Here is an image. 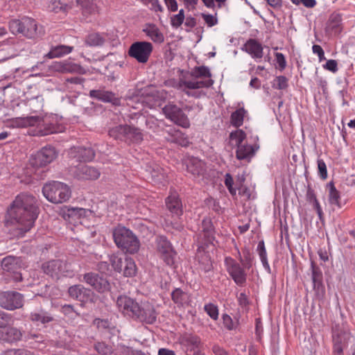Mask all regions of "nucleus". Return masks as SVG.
<instances>
[{
  "label": "nucleus",
  "instance_id": "39448f33",
  "mask_svg": "<svg viewBox=\"0 0 355 355\" xmlns=\"http://www.w3.org/2000/svg\"><path fill=\"white\" fill-rule=\"evenodd\" d=\"M9 29L12 34H21L28 39H37L44 34L42 26L28 17L12 19L9 22Z\"/></svg>",
  "mask_w": 355,
  "mask_h": 355
},
{
  "label": "nucleus",
  "instance_id": "ea45409f",
  "mask_svg": "<svg viewBox=\"0 0 355 355\" xmlns=\"http://www.w3.org/2000/svg\"><path fill=\"white\" fill-rule=\"evenodd\" d=\"M123 274L126 277H132L136 273V265L130 258L125 259V263L123 268Z\"/></svg>",
  "mask_w": 355,
  "mask_h": 355
},
{
  "label": "nucleus",
  "instance_id": "864d4df0",
  "mask_svg": "<svg viewBox=\"0 0 355 355\" xmlns=\"http://www.w3.org/2000/svg\"><path fill=\"white\" fill-rule=\"evenodd\" d=\"M274 85L278 89H284L288 87V79L284 76H279L275 78Z\"/></svg>",
  "mask_w": 355,
  "mask_h": 355
},
{
  "label": "nucleus",
  "instance_id": "13d9d810",
  "mask_svg": "<svg viewBox=\"0 0 355 355\" xmlns=\"http://www.w3.org/2000/svg\"><path fill=\"white\" fill-rule=\"evenodd\" d=\"M12 320V317L10 314L0 311V328L5 327Z\"/></svg>",
  "mask_w": 355,
  "mask_h": 355
},
{
  "label": "nucleus",
  "instance_id": "0eeeda50",
  "mask_svg": "<svg viewBox=\"0 0 355 355\" xmlns=\"http://www.w3.org/2000/svg\"><path fill=\"white\" fill-rule=\"evenodd\" d=\"M42 193L51 203L61 204L67 202L71 197V189L68 184L60 181H50L44 184Z\"/></svg>",
  "mask_w": 355,
  "mask_h": 355
},
{
  "label": "nucleus",
  "instance_id": "9b49d317",
  "mask_svg": "<svg viewBox=\"0 0 355 355\" xmlns=\"http://www.w3.org/2000/svg\"><path fill=\"white\" fill-rule=\"evenodd\" d=\"M162 111L165 116L175 124L184 128L190 126L187 116L176 105L169 103L163 107Z\"/></svg>",
  "mask_w": 355,
  "mask_h": 355
},
{
  "label": "nucleus",
  "instance_id": "37998d69",
  "mask_svg": "<svg viewBox=\"0 0 355 355\" xmlns=\"http://www.w3.org/2000/svg\"><path fill=\"white\" fill-rule=\"evenodd\" d=\"M110 263L114 270L121 272L123 270L125 259L117 255H112L110 258Z\"/></svg>",
  "mask_w": 355,
  "mask_h": 355
},
{
  "label": "nucleus",
  "instance_id": "603ef678",
  "mask_svg": "<svg viewBox=\"0 0 355 355\" xmlns=\"http://www.w3.org/2000/svg\"><path fill=\"white\" fill-rule=\"evenodd\" d=\"M93 323L100 330L108 329L112 327V324L108 320L96 318Z\"/></svg>",
  "mask_w": 355,
  "mask_h": 355
},
{
  "label": "nucleus",
  "instance_id": "cd10ccee",
  "mask_svg": "<svg viewBox=\"0 0 355 355\" xmlns=\"http://www.w3.org/2000/svg\"><path fill=\"white\" fill-rule=\"evenodd\" d=\"M125 141L129 143H140L143 140V134L140 129L126 125Z\"/></svg>",
  "mask_w": 355,
  "mask_h": 355
},
{
  "label": "nucleus",
  "instance_id": "f03ea898",
  "mask_svg": "<svg viewBox=\"0 0 355 355\" xmlns=\"http://www.w3.org/2000/svg\"><path fill=\"white\" fill-rule=\"evenodd\" d=\"M9 125L13 128L35 127L33 135L46 136L51 134L62 132L64 126L57 123L55 115L40 116L15 117L9 120Z\"/></svg>",
  "mask_w": 355,
  "mask_h": 355
},
{
  "label": "nucleus",
  "instance_id": "338daca9",
  "mask_svg": "<svg viewBox=\"0 0 355 355\" xmlns=\"http://www.w3.org/2000/svg\"><path fill=\"white\" fill-rule=\"evenodd\" d=\"M185 8L188 10H193L196 8L198 0H182Z\"/></svg>",
  "mask_w": 355,
  "mask_h": 355
},
{
  "label": "nucleus",
  "instance_id": "a211bd4d",
  "mask_svg": "<svg viewBox=\"0 0 355 355\" xmlns=\"http://www.w3.org/2000/svg\"><path fill=\"white\" fill-rule=\"evenodd\" d=\"M69 155L70 157L80 162L91 161L95 156V153L92 148L81 146L70 148Z\"/></svg>",
  "mask_w": 355,
  "mask_h": 355
},
{
  "label": "nucleus",
  "instance_id": "6e6d98bb",
  "mask_svg": "<svg viewBox=\"0 0 355 355\" xmlns=\"http://www.w3.org/2000/svg\"><path fill=\"white\" fill-rule=\"evenodd\" d=\"M205 310L212 319L216 320L218 318V311L215 305L212 304L205 305Z\"/></svg>",
  "mask_w": 355,
  "mask_h": 355
},
{
  "label": "nucleus",
  "instance_id": "0e129e2a",
  "mask_svg": "<svg viewBox=\"0 0 355 355\" xmlns=\"http://www.w3.org/2000/svg\"><path fill=\"white\" fill-rule=\"evenodd\" d=\"M164 1L166 6L170 11L175 12L178 10V6L175 0H164Z\"/></svg>",
  "mask_w": 355,
  "mask_h": 355
},
{
  "label": "nucleus",
  "instance_id": "a18cd8bd",
  "mask_svg": "<svg viewBox=\"0 0 355 355\" xmlns=\"http://www.w3.org/2000/svg\"><path fill=\"white\" fill-rule=\"evenodd\" d=\"M172 300L176 304H183L187 300V294L184 293L181 289L176 288L173 291Z\"/></svg>",
  "mask_w": 355,
  "mask_h": 355
},
{
  "label": "nucleus",
  "instance_id": "4c0bfd02",
  "mask_svg": "<svg viewBox=\"0 0 355 355\" xmlns=\"http://www.w3.org/2000/svg\"><path fill=\"white\" fill-rule=\"evenodd\" d=\"M31 320L33 322H40L42 324H45V323L51 322L53 320V318L47 313L44 312V311H40V312L32 313L31 314Z\"/></svg>",
  "mask_w": 355,
  "mask_h": 355
},
{
  "label": "nucleus",
  "instance_id": "473e14b6",
  "mask_svg": "<svg viewBox=\"0 0 355 355\" xmlns=\"http://www.w3.org/2000/svg\"><path fill=\"white\" fill-rule=\"evenodd\" d=\"M248 112L243 107H240L231 114L230 121L233 126L239 128L243 123V120Z\"/></svg>",
  "mask_w": 355,
  "mask_h": 355
},
{
  "label": "nucleus",
  "instance_id": "052dcab7",
  "mask_svg": "<svg viewBox=\"0 0 355 355\" xmlns=\"http://www.w3.org/2000/svg\"><path fill=\"white\" fill-rule=\"evenodd\" d=\"M312 51L314 54H316L318 56V59L320 62H322L326 60L324 57V52L322 48L318 44H314L312 46Z\"/></svg>",
  "mask_w": 355,
  "mask_h": 355
},
{
  "label": "nucleus",
  "instance_id": "1a4fd4ad",
  "mask_svg": "<svg viewBox=\"0 0 355 355\" xmlns=\"http://www.w3.org/2000/svg\"><path fill=\"white\" fill-rule=\"evenodd\" d=\"M93 214V211L89 209L71 206H63L58 211V215L64 220H87L91 219Z\"/></svg>",
  "mask_w": 355,
  "mask_h": 355
},
{
  "label": "nucleus",
  "instance_id": "f704fd0d",
  "mask_svg": "<svg viewBox=\"0 0 355 355\" xmlns=\"http://www.w3.org/2000/svg\"><path fill=\"white\" fill-rule=\"evenodd\" d=\"M203 225V232L205 238L207 240V243L206 244L207 247L209 248L211 245V248L214 249L213 241L214 240V228L211 225V223H202Z\"/></svg>",
  "mask_w": 355,
  "mask_h": 355
},
{
  "label": "nucleus",
  "instance_id": "6e6552de",
  "mask_svg": "<svg viewBox=\"0 0 355 355\" xmlns=\"http://www.w3.org/2000/svg\"><path fill=\"white\" fill-rule=\"evenodd\" d=\"M116 245L127 252L134 254L139 249V241L135 234L123 226H118L113 232Z\"/></svg>",
  "mask_w": 355,
  "mask_h": 355
},
{
  "label": "nucleus",
  "instance_id": "09e8293b",
  "mask_svg": "<svg viewBox=\"0 0 355 355\" xmlns=\"http://www.w3.org/2000/svg\"><path fill=\"white\" fill-rule=\"evenodd\" d=\"M225 187L227 188L229 192L232 196L236 195V188L234 187V180L230 173H227L225 176L224 181Z\"/></svg>",
  "mask_w": 355,
  "mask_h": 355
},
{
  "label": "nucleus",
  "instance_id": "c9c22d12",
  "mask_svg": "<svg viewBox=\"0 0 355 355\" xmlns=\"http://www.w3.org/2000/svg\"><path fill=\"white\" fill-rule=\"evenodd\" d=\"M126 125H119L111 128L109 130V135L115 139L125 141V131Z\"/></svg>",
  "mask_w": 355,
  "mask_h": 355
},
{
  "label": "nucleus",
  "instance_id": "c756f323",
  "mask_svg": "<svg viewBox=\"0 0 355 355\" xmlns=\"http://www.w3.org/2000/svg\"><path fill=\"white\" fill-rule=\"evenodd\" d=\"M73 47L66 45H58L53 46L50 51L46 55V57L52 59L60 58L70 53L73 51Z\"/></svg>",
  "mask_w": 355,
  "mask_h": 355
},
{
  "label": "nucleus",
  "instance_id": "dca6fc26",
  "mask_svg": "<svg viewBox=\"0 0 355 355\" xmlns=\"http://www.w3.org/2000/svg\"><path fill=\"white\" fill-rule=\"evenodd\" d=\"M64 268L66 263L60 260H51L43 263L42 266L44 272L53 279H59L60 275H66Z\"/></svg>",
  "mask_w": 355,
  "mask_h": 355
},
{
  "label": "nucleus",
  "instance_id": "6ab92c4d",
  "mask_svg": "<svg viewBox=\"0 0 355 355\" xmlns=\"http://www.w3.org/2000/svg\"><path fill=\"white\" fill-rule=\"evenodd\" d=\"M184 164L187 171L195 177L203 175L205 171V163L196 157H187L184 159Z\"/></svg>",
  "mask_w": 355,
  "mask_h": 355
},
{
  "label": "nucleus",
  "instance_id": "f257e3e1",
  "mask_svg": "<svg viewBox=\"0 0 355 355\" xmlns=\"http://www.w3.org/2000/svg\"><path fill=\"white\" fill-rule=\"evenodd\" d=\"M39 213L36 198L27 193H21L8 207L5 222H35Z\"/></svg>",
  "mask_w": 355,
  "mask_h": 355
},
{
  "label": "nucleus",
  "instance_id": "aec40b11",
  "mask_svg": "<svg viewBox=\"0 0 355 355\" xmlns=\"http://www.w3.org/2000/svg\"><path fill=\"white\" fill-rule=\"evenodd\" d=\"M242 50L248 53L255 60L261 59L263 56L262 44L255 39L248 40L243 45Z\"/></svg>",
  "mask_w": 355,
  "mask_h": 355
},
{
  "label": "nucleus",
  "instance_id": "4be33fe9",
  "mask_svg": "<svg viewBox=\"0 0 355 355\" xmlns=\"http://www.w3.org/2000/svg\"><path fill=\"white\" fill-rule=\"evenodd\" d=\"M75 175L80 180H96L100 176V172L94 167L80 164L76 168Z\"/></svg>",
  "mask_w": 355,
  "mask_h": 355
},
{
  "label": "nucleus",
  "instance_id": "f8f14e48",
  "mask_svg": "<svg viewBox=\"0 0 355 355\" xmlns=\"http://www.w3.org/2000/svg\"><path fill=\"white\" fill-rule=\"evenodd\" d=\"M24 305L23 295L16 291L0 292V306L12 311L21 308Z\"/></svg>",
  "mask_w": 355,
  "mask_h": 355
},
{
  "label": "nucleus",
  "instance_id": "3c124183",
  "mask_svg": "<svg viewBox=\"0 0 355 355\" xmlns=\"http://www.w3.org/2000/svg\"><path fill=\"white\" fill-rule=\"evenodd\" d=\"M318 175L322 180H326L327 178V165L323 159H318Z\"/></svg>",
  "mask_w": 355,
  "mask_h": 355
},
{
  "label": "nucleus",
  "instance_id": "5701e85b",
  "mask_svg": "<svg viewBox=\"0 0 355 355\" xmlns=\"http://www.w3.org/2000/svg\"><path fill=\"white\" fill-rule=\"evenodd\" d=\"M68 293L71 297L80 301L87 300L90 294H92V297H94V294L90 290L87 289L83 286L79 284L70 286L69 288ZM90 300L94 302L93 298H91Z\"/></svg>",
  "mask_w": 355,
  "mask_h": 355
},
{
  "label": "nucleus",
  "instance_id": "412c9836",
  "mask_svg": "<svg viewBox=\"0 0 355 355\" xmlns=\"http://www.w3.org/2000/svg\"><path fill=\"white\" fill-rule=\"evenodd\" d=\"M166 206L168 210L174 215L180 216L182 214V205L179 198L178 193L171 191L169 196L165 200Z\"/></svg>",
  "mask_w": 355,
  "mask_h": 355
},
{
  "label": "nucleus",
  "instance_id": "774afa93",
  "mask_svg": "<svg viewBox=\"0 0 355 355\" xmlns=\"http://www.w3.org/2000/svg\"><path fill=\"white\" fill-rule=\"evenodd\" d=\"M84 82V79L80 77H73L70 78H67L66 80L67 83L76 84V85H82Z\"/></svg>",
  "mask_w": 355,
  "mask_h": 355
},
{
  "label": "nucleus",
  "instance_id": "5fc2aeb1",
  "mask_svg": "<svg viewBox=\"0 0 355 355\" xmlns=\"http://www.w3.org/2000/svg\"><path fill=\"white\" fill-rule=\"evenodd\" d=\"M322 67L325 70L329 71L335 73L338 70V62L336 60H328L327 62L322 65Z\"/></svg>",
  "mask_w": 355,
  "mask_h": 355
},
{
  "label": "nucleus",
  "instance_id": "de8ad7c7",
  "mask_svg": "<svg viewBox=\"0 0 355 355\" xmlns=\"http://www.w3.org/2000/svg\"><path fill=\"white\" fill-rule=\"evenodd\" d=\"M257 250L259 251V254L261 261L263 266L266 269L269 270L270 267H269V264L267 261L266 251L265 249L263 241H260L259 243L258 246H257Z\"/></svg>",
  "mask_w": 355,
  "mask_h": 355
},
{
  "label": "nucleus",
  "instance_id": "8fccbe9b",
  "mask_svg": "<svg viewBox=\"0 0 355 355\" xmlns=\"http://www.w3.org/2000/svg\"><path fill=\"white\" fill-rule=\"evenodd\" d=\"M184 340L186 343L190 346L193 349L199 347L200 345V340L196 336L189 335L185 336Z\"/></svg>",
  "mask_w": 355,
  "mask_h": 355
},
{
  "label": "nucleus",
  "instance_id": "e433bc0d",
  "mask_svg": "<svg viewBox=\"0 0 355 355\" xmlns=\"http://www.w3.org/2000/svg\"><path fill=\"white\" fill-rule=\"evenodd\" d=\"M306 198L307 200L309 201L310 203L313 205V208L317 211L318 215L320 216L322 214V208L316 198V195L314 191L311 188H308L307 189Z\"/></svg>",
  "mask_w": 355,
  "mask_h": 355
},
{
  "label": "nucleus",
  "instance_id": "e2e57ef3",
  "mask_svg": "<svg viewBox=\"0 0 355 355\" xmlns=\"http://www.w3.org/2000/svg\"><path fill=\"white\" fill-rule=\"evenodd\" d=\"M147 4H150V8L155 12L163 11V7L159 3V0H150Z\"/></svg>",
  "mask_w": 355,
  "mask_h": 355
},
{
  "label": "nucleus",
  "instance_id": "c85d7f7f",
  "mask_svg": "<svg viewBox=\"0 0 355 355\" xmlns=\"http://www.w3.org/2000/svg\"><path fill=\"white\" fill-rule=\"evenodd\" d=\"M197 257L202 266V269L205 270V272H209L211 270L212 263L211 257L209 254H207V252H205V248L202 245L198 248Z\"/></svg>",
  "mask_w": 355,
  "mask_h": 355
},
{
  "label": "nucleus",
  "instance_id": "a878e982",
  "mask_svg": "<svg viewBox=\"0 0 355 355\" xmlns=\"http://www.w3.org/2000/svg\"><path fill=\"white\" fill-rule=\"evenodd\" d=\"M143 31L146 36L155 43L161 44L164 41V34L161 32L159 28L153 24H146Z\"/></svg>",
  "mask_w": 355,
  "mask_h": 355
},
{
  "label": "nucleus",
  "instance_id": "4468645a",
  "mask_svg": "<svg viewBox=\"0 0 355 355\" xmlns=\"http://www.w3.org/2000/svg\"><path fill=\"white\" fill-rule=\"evenodd\" d=\"M156 250L167 265L171 266L174 263L175 252L165 236H159L156 239Z\"/></svg>",
  "mask_w": 355,
  "mask_h": 355
},
{
  "label": "nucleus",
  "instance_id": "393cba45",
  "mask_svg": "<svg viewBox=\"0 0 355 355\" xmlns=\"http://www.w3.org/2000/svg\"><path fill=\"white\" fill-rule=\"evenodd\" d=\"M228 271L234 282L238 284H242L245 281V274L240 266L232 259H227Z\"/></svg>",
  "mask_w": 355,
  "mask_h": 355
},
{
  "label": "nucleus",
  "instance_id": "a19ab883",
  "mask_svg": "<svg viewBox=\"0 0 355 355\" xmlns=\"http://www.w3.org/2000/svg\"><path fill=\"white\" fill-rule=\"evenodd\" d=\"M185 19L184 11L183 9L179 10L176 15H173L171 17V25L174 28H178L183 24Z\"/></svg>",
  "mask_w": 355,
  "mask_h": 355
},
{
  "label": "nucleus",
  "instance_id": "7ed1b4c3",
  "mask_svg": "<svg viewBox=\"0 0 355 355\" xmlns=\"http://www.w3.org/2000/svg\"><path fill=\"white\" fill-rule=\"evenodd\" d=\"M116 306L124 316L147 324H153L156 320L157 313L154 306L148 302L138 303L127 295H120L117 297Z\"/></svg>",
  "mask_w": 355,
  "mask_h": 355
},
{
  "label": "nucleus",
  "instance_id": "58836bf2",
  "mask_svg": "<svg viewBox=\"0 0 355 355\" xmlns=\"http://www.w3.org/2000/svg\"><path fill=\"white\" fill-rule=\"evenodd\" d=\"M21 338V331L15 327H9L6 329V337L1 339L6 340L8 342H14L20 340Z\"/></svg>",
  "mask_w": 355,
  "mask_h": 355
},
{
  "label": "nucleus",
  "instance_id": "49530a36",
  "mask_svg": "<svg viewBox=\"0 0 355 355\" xmlns=\"http://www.w3.org/2000/svg\"><path fill=\"white\" fill-rule=\"evenodd\" d=\"M95 349L103 355H112L113 349L110 345H106L105 343H97L94 345Z\"/></svg>",
  "mask_w": 355,
  "mask_h": 355
},
{
  "label": "nucleus",
  "instance_id": "20e7f679",
  "mask_svg": "<svg viewBox=\"0 0 355 355\" xmlns=\"http://www.w3.org/2000/svg\"><path fill=\"white\" fill-rule=\"evenodd\" d=\"M191 79H184L180 81V87L188 96L199 98L205 94L200 89L209 88L214 84L211 73L206 66L196 67L191 73Z\"/></svg>",
  "mask_w": 355,
  "mask_h": 355
},
{
  "label": "nucleus",
  "instance_id": "680f3d73",
  "mask_svg": "<svg viewBox=\"0 0 355 355\" xmlns=\"http://www.w3.org/2000/svg\"><path fill=\"white\" fill-rule=\"evenodd\" d=\"M321 278H322L321 272L317 268H315L314 267H313L312 279H313L314 287H315L316 286H319L320 284Z\"/></svg>",
  "mask_w": 355,
  "mask_h": 355
},
{
  "label": "nucleus",
  "instance_id": "72a5a7b5",
  "mask_svg": "<svg viewBox=\"0 0 355 355\" xmlns=\"http://www.w3.org/2000/svg\"><path fill=\"white\" fill-rule=\"evenodd\" d=\"M105 42V37L103 35L94 33L89 34L85 40V42L89 46H101Z\"/></svg>",
  "mask_w": 355,
  "mask_h": 355
},
{
  "label": "nucleus",
  "instance_id": "f3484780",
  "mask_svg": "<svg viewBox=\"0 0 355 355\" xmlns=\"http://www.w3.org/2000/svg\"><path fill=\"white\" fill-rule=\"evenodd\" d=\"M50 69L55 72L59 73H82V67L71 61L63 60L59 62H53L50 66Z\"/></svg>",
  "mask_w": 355,
  "mask_h": 355
},
{
  "label": "nucleus",
  "instance_id": "bf43d9fd",
  "mask_svg": "<svg viewBox=\"0 0 355 355\" xmlns=\"http://www.w3.org/2000/svg\"><path fill=\"white\" fill-rule=\"evenodd\" d=\"M202 17L203 18L205 23L208 26L211 27L217 24L218 20L216 17L212 15L209 14H202Z\"/></svg>",
  "mask_w": 355,
  "mask_h": 355
},
{
  "label": "nucleus",
  "instance_id": "c03bdc74",
  "mask_svg": "<svg viewBox=\"0 0 355 355\" xmlns=\"http://www.w3.org/2000/svg\"><path fill=\"white\" fill-rule=\"evenodd\" d=\"M66 8L67 5L62 3L60 0H51L48 5V10L55 13L61 11L64 12Z\"/></svg>",
  "mask_w": 355,
  "mask_h": 355
},
{
  "label": "nucleus",
  "instance_id": "b1692460",
  "mask_svg": "<svg viewBox=\"0 0 355 355\" xmlns=\"http://www.w3.org/2000/svg\"><path fill=\"white\" fill-rule=\"evenodd\" d=\"M90 97L96 98L105 103H112L116 104L119 102V98L116 94L110 91L104 89H93L89 92Z\"/></svg>",
  "mask_w": 355,
  "mask_h": 355
},
{
  "label": "nucleus",
  "instance_id": "ddd939ff",
  "mask_svg": "<svg viewBox=\"0 0 355 355\" xmlns=\"http://www.w3.org/2000/svg\"><path fill=\"white\" fill-rule=\"evenodd\" d=\"M22 267V261L18 257L8 256L1 261V268L4 272L10 274L15 282H20L22 279V274L20 272Z\"/></svg>",
  "mask_w": 355,
  "mask_h": 355
},
{
  "label": "nucleus",
  "instance_id": "4d7b16f0",
  "mask_svg": "<svg viewBox=\"0 0 355 355\" xmlns=\"http://www.w3.org/2000/svg\"><path fill=\"white\" fill-rule=\"evenodd\" d=\"M275 60L278 64L279 69L281 71L284 70L286 67V61L285 56L282 53H275Z\"/></svg>",
  "mask_w": 355,
  "mask_h": 355
},
{
  "label": "nucleus",
  "instance_id": "69168bd1",
  "mask_svg": "<svg viewBox=\"0 0 355 355\" xmlns=\"http://www.w3.org/2000/svg\"><path fill=\"white\" fill-rule=\"evenodd\" d=\"M223 320L224 325L230 330L234 329V324L230 316L228 315H223Z\"/></svg>",
  "mask_w": 355,
  "mask_h": 355
},
{
  "label": "nucleus",
  "instance_id": "9d476101",
  "mask_svg": "<svg viewBox=\"0 0 355 355\" xmlns=\"http://www.w3.org/2000/svg\"><path fill=\"white\" fill-rule=\"evenodd\" d=\"M153 50V44L149 42H135L130 45L128 55L138 62L144 64L149 60Z\"/></svg>",
  "mask_w": 355,
  "mask_h": 355
},
{
  "label": "nucleus",
  "instance_id": "2f4dec72",
  "mask_svg": "<svg viewBox=\"0 0 355 355\" xmlns=\"http://www.w3.org/2000/svg\"><path fill=\"white\" fill-rule=\"evenodd\" d=\"M327 189H328L329 203L332 205H336L340 207V192L336 189L334 183L333 182H329L327 184Z\"/></svg>",
  "mask_w": 355,
  "mask_h": 355
},
{
  "label": "nucleus",
  "instance_id": "bb28decb",
  "mask_svg": "<svg viewBox=\"0 0 355 355\" xmlns=\"http://www.w3.org/2000/svg\"><path fill=\"white\" fill-rule=\"evenodd\" d=\"M257 148L255 146L248 144H240L236 150V157L239 160L246 159L250 161L254 155Z\"/></svg>",
  "mask_w": 355,
  "mask_h": 355
},
{
  "label": "nucleus",
  "instance_id": "79ce46f5",
  "mask_svg": "<svg viewBox=\"0 0 355 355\" xmlns=\"http://www.w3.org/2000/svg\"><path fill=\"white\" fill-rule=\"evenodd\" d=\"M245 137L246 135L245 132L240 129L231 132L230 135V139L235 142L236 147L240 144H243V141L245 140Z\"/></svg>",
  "mask_w": 355,
  "mask_h": 355
},
{
  "label": "nucleus",
  "instance_id": "7c9ffc66",
  "mask_svg": "<svg viewBox=\"0 0 355 355\" xmlns=\"http://www.w3.org/2000/svg\"><path fill=\"white\" fill-rule=\"evenodd\" d=\"M151 180L155 184H162L166 182V174L163 168L155 164L150 171Z\"/></svg>",
  "mask_w": 355,
  "mask_h": 355
},
{
  "label": "nucleus",
  "instance_id": "2eb2a0df",
  "mask_svg": "<svg viewBox=\"0 0 355 355\" xmlns=\"http://www.w3.org/2000/svg\"><path fill=\"white\" fill-rule=\"evenodd\" d=\"M83 280L99 293H104L109 290L108 282L94 272H88L84 275Z\"/></svg>",
  "mask_w": 355,
  "mask_h": 355
},
{
  "label": "nucleus",
  "instance_id": "423d86ee",
  "mask_svg": "<svg viewBox=\"0 0 355 355\" xmlns=\"http://www.w3.org/2000/svg\"><path fill=\"white\" fill-rule=\"evenodd\" d=\"M58 157V152L51 146L43 147L39 151L32 155L29 159L26 175L32 177L36 174L38 169L45 167L53 162Z\"/></svg>",
  "mask_w": 355,
  "mask_h": 355
}]
</instances>
